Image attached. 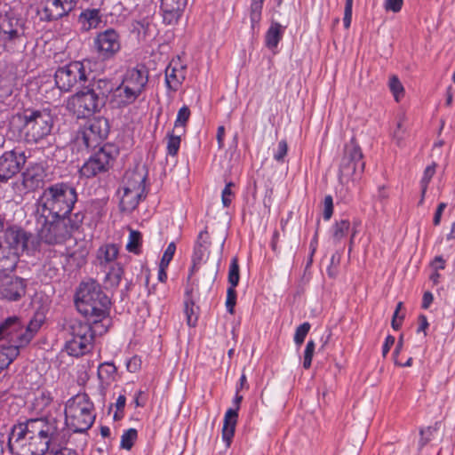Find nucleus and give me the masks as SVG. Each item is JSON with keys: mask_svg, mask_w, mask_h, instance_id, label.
<instances>
[{"mask_svg": "<svg viewBox=\"0 0 455 455\" xmlns=\"http://www.w3.org/2000/svg\"><path fill=\"white\" fill-rule=\"evenodd\" d=\"M67 435L61 421L39 417L15 424L9 435L10 453L19 448L29 455H50L52 448L63 446Z\"/></svg>", "mask_w": 455, "mask_h": 455, "instance_id": "nucleus-1", "label": "nucleus"}, {"mask_svg": "<svg viewBox=\"0 0 455 455\" xmlns=\"http://www.w3.org/2000/svg\"><path fill=\"white\" fill-rule=\"evenodd\" d=\"M35 231L38 238L48 244H60L71 237L74 230L82 224L84 215L77 212L71 216L65 215H46L34 213Z\"/></svg>", "mask_w": 455, "mask_h": 455, "instance_id": "nucleus-2", "label": "nucleus"}, {"mask_svg": "<svg viewBox=\"0 0 455 455\" xmlns=\"http://www.w3.org/2000/svg\"><path fill=\"white\" fill-rule=\"evenodd\" d=\"M76 202L77 192L73 185L68 182L54 183L43 190L35 204L34 213L71 216Z\"/></svg>", "mask_w": 455, "mask_h": 455, "instance_id": "nucleus-3", "label": "nucleus"}, {"mask_svg": "<svg viewBox=\"0 0 455 455\" xmlns=\"http://www.w3.org/2000/svg\"><path fill=\"white\" fill-rule=\"evenodd\" d=\"M110 300L94 280L83 282L76 293L77 310L85 317L102 319L108 316Z\"/></svg>", "mask_w": 455, "mask_h": 455, "instance_id": "nucleus-4", "label": "nucleus"}, {"mask_svg": "<svg viewBox=\"0 0 455 455\" xmlns=\"http://www.w3.org/2000/svg\"><path fill=\"white\" fill-rule=\"evenodd\" d=\"M94 419L93 403L86 394H78L66 403V425L75 433L86 432L92 426Z\"/></svg>", "mask_w": 455, "mask_h": 455, "instance_id": "nucleus-5", "label": "nucleus"}, {"mask_svg": "<svg viewBox=\"0 0 455 455\" xmlns=\"http://www.w3.org/2000/svg\"><path fill=\"white\" fill-rule=\"evenodd\" d=\"M23 124L25 140L28 143H36L51 133L53 119L46 110H26L23 115L12 116V124Z\"/></svg>", "mask_w": 455, "mask_h": 455, "instance_id": "nucleus-6", "label": "nucleus"}, {"mask_svg": "<svg viewBox=\"0 0 455 455\" xmlns=\"http://www.w3.org/2000/svg\"><path fill=\"white\" fill-rule=\"evenodd\" d=\"M69 339L66 341L65 348L69 355L81 356L89 353L93 347L96 335L106 333V329L92 328L89 323L74 320L69 324Z\"/></svg>", "mask_w": 455, "mask_h": 455, "instance_id": "nucleus-7", "label": "nucleus"}, {"mask_svg": "<svg viewBox=\"0 0 455 455\" xmlns=\"http://www.w3.org/2000/svg\"><path fill=\"white\" fill-rule=\"evenodd\" d=\"M103 106L102 97H98L88 88L72 95L67 102V108L78 118L90 117L99 112Z\"/></svg>", "mask_w": 455, "mask_h": 455, "instance_id": "nucleus-8", "label": "nucleus"}, {"mask_svg": "<svg viewBox=\"0 0 455 455\" xmlns=\"http://www.w3.org/2000/svg\"><path fill=\"white\" fill-rule=\"evenodd\" d=\"M92 51L99 60H113L121 51V36L114 28L98 32L92 40Z\"/></svg>", "mask_w": 455, "mask_h": 455, "instance_id": "nucleus-9", "label": "nucleus"}, {"mask_svg": "<svg viewBox=\"0 0 455 455\" xmlns=\"http://www.w3.org/2000/svg\"><path fill=\"white\" fill-rule=\"evenodd\" d=\"M116 152L110 145H105L93 153L80 168V174L85 178H92L107 172L113 165Z\"/></svg>", "mask_w": 455, "mask_h": 455, "instance_id": "nucleus-10", "label": "nucleus"}, {"mask_svg": "<svg viewBox=\"0 0 455 455\" xmlns=\"http://www.w3.org/2000/svg\"><path fill=\"white\" fill-rule=\"evenodd\" d=\"M57 87L61 92H69L76 84L85 83L87 75L84 66L80 61H73L59 68L54 75Z\"/></svg>", "mask_w": 455, "mask_h": 455, "instance_id": "nucleus-11", "label": "nucleus"}, {"mask_svg": "<svg viewBox=\"0 0 455 455\" xmlns=\"http://www.w3.org/2000/svg\"><path fill=\"white\" fill-rule=\"evenodd\" d=\"M27 160L25 152L19 148L5 151L0 156V185L18 174Z\"/></svg>", "mask_w": 455, "mask_h": 455, "instance_id": "nucleus-12", "label": "nucleus"}, {"mask_svg": "<svg viewBox=\"0 0 455 455\" xmlns=\"http://www.w3.org/2000/svg\"><path fill=\"white\" fill-rule=\"evenodd\" d=\"M27 291V281L9 273H0V299L7 301H18Z\"/></svg>", "mask_w": 455, "mask_h": 455, "instance_id": "nucleus-13", "label": "nucleus"}, {"mask_svg": "<svg viewBox=\"0 0 455 455\" xmlns=\"http://www.w3.org/2000/svg\"><path fill=\"white\" fill-rule=\"evenodd\" d=\"M108 120L105 117H96L85 125L82 132V140L86 148H96L108 137Z\"/></svg>", "mask_w": 455, "mask_h": 455, "instance_id": "nucleus-14", "label": "nucleus"}, {"mask_svg": "<svg viewBox=\"0 0 455 455\" xmlns=\"http://www.w3.org/2000/svg\"><path fill=\"white\" fill-rule=\"evenodd\" d=\"M23 335L22 323L18 316H10L0 323V340L7 339L9 346H16L18 350L26 347L21 342L20 336Z\"/></svg>", "mask_w": 455, "mask_h": 455, "instance_id": "nucleus-15", "label": "nucleus"}, {"mask_svg": "<svg viewBox=\"0 0 455 455\" xmlns=\"http://www.w3.org/2000/svg\"><path fill=\"white\" fill-rule=\"evenodd\" d=\"M25 30H0V54L3 52L14 53L20 52L26 45Z\"/></svg>", "mask_w": 455, "mask_h": 455, "instance_id": "nucleus-16", "label": "nucleus"}, {"mask_svg": "<svg viewBox=\"0 0 455 455\" xmlns=\"http://www.w3.org/2000/svg\"><path fill=\"white\" fill-rule=\"evenodd\" d=\"M31 235L21 228H11L4 233V247L11 252L22 253L28 248V243Z\"/></svg>", "mask_w": 455, "mask_h": 455, "instance_id": "nucleus-17", "label": "nucleus"}, {"mask_svg": "<svg viewBox=\"0 0 455 455\" xmlns=\"http://www.w3.org/2000/svg\"><path fill=\"white\" fill-rule=\"evenodd\" d=\"M148 82V72L144 67L128 69L122 80L124 84L132 89L139 96L145 91Z\"/></svg>", "mask_w": 455, "mask_h": 455, "instance_id": "nucleus-18", "label": "nucleus"}, {"mask_svg": "<svg viewBox=\"0 0 455 455\" xmlns=\"http://www.w3.org/2000/svg\"><path fill=\"white\" fill-rule=\"evenodd\" d=\"M210 243V236L207 230H202L198 234L197 240L194 247L192 266L189 270L188 280L196 271H198L202 262L204 261L205 257L208 254Z\"/></svg>", "mask_w": 455, "mask_h": 455, "instance_id": "nucleus-19", "label": "nucleus"}, {"mask_svg": "<svg viewBox=\"0 0 455 455\" xmlns=\"http://www.w3.org/2000/svg\"><path fill=\"white\" fill-rule=\"evenodd\" d=\"M186 78V65L180 58L172 60L165 68V84L169 90L177 92Z\"/></svg>", "mask_w": 455, "mask_h": 455, "instance_id": "nucleus-20", "label": "nucleus"}, {"mask_svg": "<svg viewBox=\"0 0 455 455\" xmlns=\"http://www.w3.org/2000/svg\"><path fill=\"white\" fill-rule=\"evenodd\" d=\"M187 4L188 0H161L160 9L164 23L168 25L177 23Z\"/></svg>", "mask_w": 455, "mask_h": 455, "instance_id": "nucleus-21", "label": "nucleus"}, {"mask_svg": "<svg viewBox=\"0 0 455 455\" xmlns=\"http://www.w3.org/2000/svg\"><path fill=\"white\" fill-rule=\"evenodd\" d=\"M45 172L42 165L34 164L22 173V185L28 191H35L44 186Z\"/></svg>", "mask_w": 455, "mask_h": 455, "instance_id": "nucleus-22", "label": "nucleus"}, {"mask_svg": "<svg viewBox=\"0 0 455 455\" xmlns=\"http://www.w3.org/2000/svg\"><path fill=\"white\" fill-rule=\"evenodd\" d=\"M139 97L137 92L121 83L112 92L109 103L114 108H124L134 103Z\"/></svg>", "mask_w": 455, "mask_h": 455, "instance_id": "nucleus-23", "label": "nucleus"}, {"mask_svg": "<svg viewBox=\"0 0 455 455\" xmlns=\"http://www.w3.org/2000/svg\"><path fill=\"white\" fill-rule=\"evenodd\" d=\"M146 179L147 172L143 167H136L133 170H128L124 177L123 188L137 191V193L145 194Z\"/></svg>", "mask_w": 455, "mask_h": 455, "instance_id": "nucleus-24", "label": "nucleus"}, {"mask_svg": "<svg viewBox=\"0 0 455 455\" xmlns=\"http://www.w3.org/2000/svg\"><path fill=\"white\" fill-rule=\"evenodd\" d=\"M123 195L121 196L119 207L124 212H132L135 210L142 198H145L146 194L137 193V191L129 188H122Z\"/></svg>", "mask_w": 455, "mask_h": 455, "instance_id": "nucleus-25", "label": "nucleus"}, {"mask_svg": "<svg viewBox=\"0 0 455 455\" xmlns=\"http://www.w3.org/2000/svg\"><path fill=\"white\" fill-rule=\"evenodd\" d=\"M116 367L113 363L105 362L98 367V379L100 380V389L104 393L110 384L115 380Z\"/></svg>", "mask_w": 455, "mask_h": 455, "instance_id": "nucleus-26", "label": "nucleus"}, {"mask_svg": "<svg viewBox=\"0 0 455 455\" xmlns=\"http://www.w3.org/2000/svg\"><path fill=\"white\" fill-rule=\"evenodd\" d=\"M345 164L351 161L353 164L357 165L359 169V174H362L364 171L365 163L363 161V155L359 145H357L355 140H351L350 143L345 148Z\"/></svg>", "mask_w": 455, "mask_h": 455, "instance_id": "nucleus-27", "label": "nucleus"}, {"mask_svg": "<svg viewBox=\"0 0 455 455\" xmlns=\"http://www.w3.org/2000/svg\"><path fill=\"white\" fill-rule=\"evenodd\" d=\"M43 20L51 21L57 20L67 16L66 11L62 7L60 0H46L45 4L40 12Z\"/></svg>", "mask_w": 455, "mask_h": 455, "instance_id": "nucleus-28", "label": "nucleus"}, {"mask_svg": "<svg viewBox=\"0 0 455 455\" xmlns=\"http://www.w3.org/2000/svg\"><path fill=\"white\" fill-rule=\"evenodd\" d=\"M52 403V396L47 390H38L30 405V411L37 415L44 417L46 410Z\"/></svg>", "mask_w": 455, "mask_h": 455, "instance_id": "nucleus-29", "label": "nucleus"}, {"mask_svg": "<svg viewBox=\"0 0 455 455\" xmlns=\"http://www.w3.org/2000/svg\"><path fill=\"white\" fill-rule=\"evenodd\" d=\"M237 418L238 413H236V409H228L225 413L222 437L228 445H229L231 439L234 436Z\"/></svg>", "mask_w": 455, "mask_h": 455, "instance_id": "nucleus-30", "label": "nucleus"}, {"mask_svg": "<svg viewBox=\"0 0 455 455\" xmlns=\"http://www.w3.org/2000/svg\"><path fill=\"white\" fill-rule=\"evenodd\" d=\"M44 315L42 314L37 313L29 321L27 326H24V324L22 323L23 335L20 336V339L23 344H26V346L29 344V342L34 338L35 334L40 329L42 323H44Z\"/></svg>", "mask_w": 455, "mask_h": 455, "instance_id": "nucleus-31", "label": "nucleus"}, {"mask_svg": "<svg viewBox=\"0 0 455 455\" xmlns=\"http://www.w3.org/2000/svg\"><path fill=\"white\" fill-rule=\"evenodd\" d=\"M19 257L17 252L7 251L6 248L0 244V273L13 271L18 264Z\"/></svg>", "mask_w": 455, "mask_h": 455, "instance_id": "nucleus-32", "label": "nucleus"}, {"mask_svg": "<svg viewBox=\"0 0 455 455\" xmlns=\"http://www.w3.org/2000/svg\"><path fill=\"white\" fill-rule=\"evenodd\" d=\"M79 21L85 30L96 28L101 22L100 12L99 9H86L79 16Z\"/></svg>", "mask_w": 455, "mask_h": 455, "instance_id": "nucleus-33", "label": "nucleus"}, {"mask_svg": "<svg viewBox=\"0 0 455 455\" xmlns=\"http://www.w3.org/2000/svg\"><path fill=\"white\" fill-rule=\"evenodd\" d=\"M283 28L280 23L273 21L265 35V44L269 49L277 47L283 38Z\"/></svg>", "mask_w": 455, "mask_h": 455, "instance_id": "nucleus-34", "label": "nucleus"}, {"mask_svg": "<svg viewBox=\"0 0 455 455\" xmlns=\"http://www.w3.org/2000/svg\"><path fill=\"white\" fill-rule=\"evenodd\" d=\"M26 30L25 28V23L20 19L16 17L12 13H0V30L5 31V30Z\"/></svg>", "mask_w": 455, "mask_h": 455, "instance_id": "nucleus-35", "label": "nucleus"}, {"mask_svg": "<svg viewBox=\"0 0 455 455\" xmlns=\"http://www.w3.org/2000/svg\"><path fill=\"white\" fill-rule=\"evenodd\" d=\"M350 230V222L348 220H340L335 221L331 229V240L334 245L347 236Z\"/></svg>", "mask_w": 455, "mask_h": 455, "instance_id": "nucleus-36", "label": "nucleus"}, {"mask_svg": "<svg viewBox=\"0 0 455 455\" xmlns=\"http://www.w3.org/2000/svg\"><path fill=\"white\" fill-rule=\"evenodd\" d=\"M20 355L16 346H3L0 349V373L6 369Z\"/></svg>", "mask_w": 455, "mask_h": 455, "instance_id": "nucleus-37", "label": "nucleus"}, {"mask_svg": "<svg viewBox=\"0 0 455 455\" xmlns=\"http://www.w3.org/2000/svg\"><path fill=\"white\" fill-rule=\"evenodd\" d=\"M118 255V248L114 243L105 244L98 251V259L101 265L113 262Z\"/></svg>", "mask_w": 455, "mask_h": 455, "instance_id": "nucleus-38", "label": "nucleus"}, {"mask_svg": "<svg viewBox=\"0 0 455 455\" xmlns=\"http://www.w3.org/2000/svg\"><path fill=\"white\" fill-rule=\"evenodd\" d=\"M88 89L90 91H93L98 97H102L103 105H105L108 95L109 93L111 95L115 88H113L110 81L106 79H99L95 84L92 85V87Z\"/></svg>", "mask_w": 455, "mask_h": 455, "instance_id": "nucleus-39", "label": "nucleus"}, {"mask_svg": "<svg viewBox=\"0 0 455 455\" xmlns=\"http://www.w3.org/2000/svg\"><path fill=\"white\" fill-rule=\"evenodd\" d=\"M264 1L265 0H251L250 6V20L252 29L255 28L261 20Z\"/></svg>", "mask_w": 455, "mask_h": 455, "instance_id": "nucleus-40", "label": "nucleus"}, {"mask_svg": "<svg viewBox=\"0 0 455 455\" xmlns=\"http://www.w3.org/2000/svg\"><path fill=\"white\" fill-rule=\"evenodd\" d=\"M190 115L191 112L188 107L183 106L182 108H180V110L178 111L177 117L174 123V130H176L177 132H181V133H184V128L188 121L189 120Z\"/></svg>", "mask_w": 455, "mask_h": 455, "instance_id": "nucleus-41", "label": "nucleus"}, {"mask_svg": "<svg viewBox=\"0 0 455 455\" xmlns=\"http://www.w3.org/2000/svg\"><path fill=\"white\" fill-rule=\"evenodd\" d=\"M123 274V267L119 264H115L107 273L106 281L110 284V286L116 287L120 283Z\"/></svg>", "mask_w": 455, "mask_h": 455, "instance_id": "nucleus-42", "label": "nucleus"}, {"mask_svg": "<svg viewBox=\"0 0 455 455\" xmlns=\"http://www.w3.org/2000/svg\"><path fill=\"white\" fill-rule=\"evenodd\" d=\"M138 437V432L135 428H129L124 432L121 436L120 447L122 449L130 451Z\"/></svg>", "mask_w": 455, "mask_h": 455, "instance_id": "nucleus-43", "label": "nucleus"}, {"mask_svg": "<svg viewBox=\"0 0 455 455\" xmlns=\"http://www.w3.org/2000/svg\"><path fill=\"white\" fill-rule=\"evenodd\" d=\"M173 132L174 131L167 135V153L172 156L178 154L180 146V136L182 134L181 132H178L179 134H174Z\"/></svg>", "mask_w": 455, "mask_h": 455, "instance_id": "nucleus-44", "label": "nucleus"}, {"mask_svg": "<svg viewBox=\"0 0 455 455\" xmlns=\"http://www.w3.org/2000/svg\"><path fill=\"white\" fill-rule=\"evenodd\" d=\"M388 86L395 101H400V100L404 96V88L396 76H392L390 77Z\"/></svg>", "mask_w": 455, "mask_h": 455, "instance_id": "nucleus-45", "label": "nucleus"}, {"mask_svg": "<svg viewBox=\"0 0 455 455\" xmlns=\"http://www.w3.org/2000/svg\"><path fill=\"white\" fill-rule=\"evenodd\" d=\"M141 244V234L136 230H130L126 250L130 252L138 253Z\"/></svg>", "mask_w": 455, "mask_h": 455, "instance_id": "nucleus-46", "label": "nucleus"}, {"mask_svg": "<svg viewBox=\"0 0 455 455\" xmlns=\"http://www.w3.org/2000/svg\"><path fill=\"white\" fill-rule=\"evenodd\" d=\"M228 283L230 286L236 287L239 280H240V274H239V265H238V259L237 258H233L231 259L230 265H229V270H228Z\"/></svg>", "mask_w": 455, "mask_h": 455, "instance_id": "nucleus-47", "label": "nucleus"}, {"mask_svg": "<svg viewBox=\"0 0 455 455\" xmlns=\"http://www.w3.org/2000/svg\"><path fill=\"white\" fill-rule=\"evenodd\" d=\"M345 164V157L343 156L341 159L340 166H339V174L342 177H352L354 175L359 176V169L357 165L353 164L351 161L346 163Z\"/></svg>", "mask_w": 455, "mask_h": 455, "instance_id": "nucleus-48", "label": "nucleus"}, {"mask_svg": "<svg viewBox=\"0 0 455 455\" xmlns=\"http://www.w3.org/2000/svg\"><path fill=\"white\" fill-rule=\"evenodd\" d=\"M310 323L306 322L300 324L297 327L294 334V342L297 346H300L307 337L309 330H310Z\"/></svg>", "mask_w": 455, "mask_h": 455, "instance_id": "nucleus-49", "label": "nucleus"}, {"mask_svg": "<svg viewBox=\"0 0 455 455\" xmlns=\"http://www.w3.org/2000/svg\"><path fill=\"white\" fill-rule=\"evenodd\" d=\"M194 303L192 301L185 302L184 313L187 318V323L188 326L193 327L197 322V314L195 311Z\"/></svg>", "mask_w": 455, "mask_h": 455, "instance_id": "nucleus-50", "label": "nucleus"}, {"mask_svg": "<svg viewBox=\"0 0 455 455\" xmlns=\"http://www.w3.org/2000/svg\"><path fill=\"white\" fill-rule=\"evenodd\" d=\"M315 348V341L312 339L308 340L306 345L305 351H304L303 367L305 369H309L311 366Z\"/></svg>", "mask_w": 455, "mask_h": 455, "instance_id": "nucleus-51", "label": "nucleus"}, {"mask_svg": "<svg viewBox=\"0 0 455 455\" xmlns=\"http://www.w3.org/2000/svg\"><path fill=\"white\" fill-rule=\"evenodd\" d=\"M89 253V251L87 247L85 246V243H83L79 246V248L68 254L70 259H73L74 260H77V265H80L84 262L85 258L87 257Z\"/></svg>", "mask_w": 455, "mask_h": 455, "instance_id": "nucleus-52", "label": "nucleus"}, {"mask_svg": "<svg viewBox=\"0 0 455 455\" xmlns=\"http://www.w3.org/2000/svg\"><path fill=\"white\" fill-rule=\"evenodd\" d=\"M235 287L229 286L227 291L226 307L230 314L234 313V307L236 303Z\"/></svg>", "mask_w": 455, "mask_h": 455, "instance_id": "nucleus-53", "label": "nucleus"}, {"mask_svg": "<svg viewBox=\"0 0 455 455\" xmlns=\"http://www.w3.org/2000/svg\"><path fill=\"white\" fill-rule=\"evenodd\" d=\"M233 186H234V183L230 181L226 184L224 189L222 190L221 200H222V204L225 207H228L232 203V200L234 197V193L232 192L231 188Z\"/></svg>", "mask_w": 455, "mask_h": 455, "instance_id": "nucleus-54", "label": "nucleus"}, {"mask_svg": "<svg viewBox=\"0 0 455 455\" xmlns=\"http://www.w3.org/2000/svg\"><path fill=\"white\" fill-rule=\"evenodd\" d=\"M176 251V245L175 243L172 242L168 244L166 250L164 252V255L162 257L160 265L163 267H168L169 263L172 259L174 253Z\"/></svg>", "mask_w": 455, "mask_h": 455, "instance_id": "nucleus-55", "label": "nucleus"}, {"mask_svg": "<svg viewBox=\"0 0 455 455\" xmlns=\"http://www.w3.org/2000/svg\"><path fill=\"white\" fill-rule=\"evenodd\" d=\"M288 145L286 140H282L277 144V148L274 153V159L277 162H283L285 156L287 155Z\"/></svg>", "mask_w": 455, "mask_h": 455, "instance_id": "nucleus-56", "label": "nucleus"}, {"mask_svg": "<svg viewBox=\"0 0 455 455\" xmlns=\"http://www.w3.org/2000/svg\"><path fill=\"white\" fill-rule=\"evenodd\" d=\"M323 207V219L324 220H329L333 214V199L331 195L325 196Z\"/></svg>", "mask_w": 455, "mask_h": 455, "instance_id": "nucleus-57", "label": "nucleus"}, {"mask_svg": "<svg viewBox=\"0 0 455 455\" xmlns=\"http://www.w3.org/2000/svg\"><path fill=\"white\" fill-rule=\"evenodd\" d=\"M352 8H353V0H346L345 8H344V18L343 23L345 28H349L352 20Z\"/></svg>", "mask_w": 455, "mask_h": 455, "instance_id": "nucleus-58", "label": "nucleus"}, {"mask_svg": "<svg viewBox=\"0 0 455 455\" xmlns=\"http://www.w3.org/2000/svg\"><path fill=\"white\" fill-rule=\"evenodd\" d=\"M403 4V0H385L384 8L387 12H399Z\"/></svg>", "mask_w": 455, "mask_h": 455, "instance_id": "nucleus-59", "label": "nucleus"}, {"mask_svg": "<svg viewBox=\"0 0 455 455\" xmlns=\"http://www.w3.org/2000/svg\"><path fill=\"white\" fill-rule=\"evenodd\" d=\"M141 366V360L139 356H132L126 363L127 371L130 372H137Z\"/></svg>", "mask_w": 455, "mask_h": 455, "instance_id": "nucleus-60", "label": "nucleus"}, {"mask_svg": "<svg viewBox=\"0 0 455 455\" xmlns=\"http://www.w3.org/2000/svg\"><path fill=\"white\" fill-rule=\"evenodd\" d=\"M447 207V203L442 202L437 205V208L434 213L433 217V224L434 226H439L441 223L442 215L443 213V211Z\"/></svg>", "mask_w": 455, "mask_h": 455, "instance_id": "nucleus-61", "label": "nucleus"}, {"mask_svg": "<svg viewBox=\"0 0 455 455\" xmlns=\"http://www.w3.org/2000/svg\"><path fill=\"white\" fill-rule=\"evenodd\" d=\"M404 316H405L404 313H401L399 311L395 310V312L393 314L392 321H391V325L394 330L397 331L400 329Z\"/></svg>", "mask_w": 455, "mask_h": 455, "instance_id": "nucleus-62", "label": "nucleus"}, {"mask_svg": "<svg viewBox=\"0 0 455 455\" xmlns=\"http://www.w3.org/2000/svg\"><path fill=\"white\" fill-rule=\"evenodd\" d=\"M50 455H79V453L75 450L58 446L51 450Z\"/></svg>", "mask_w": 455, "mask_h": 455, "instance_id": "nucleus-63", "label": "nucleus"}, {"mask_svg": "<svg viewBox=\"0 0 455 455\" xmlns=\"http://www.w3.org/2000/svg\"><path fill=\"white\" fill-rule=\"evenodd\" d=\"M404 132L405 129L403 128V118L401 117L397 124L396 130L394 132V138L396 140L398 145L403 138Z\"/></svg>", "mask_w": 455, "mask_h": 455, "instance_id": "nucleus-64", "label": "nucleus"}]
</instances>
